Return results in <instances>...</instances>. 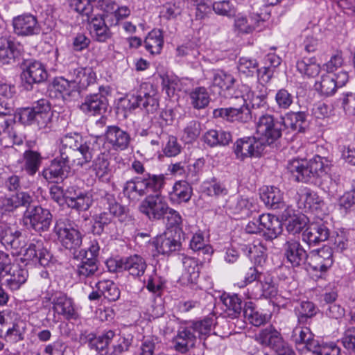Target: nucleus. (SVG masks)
I'll return each mask as SVG.
<instances>
[{
    "instance_id": "1",
    "label": "nucleus",
    "mask_w": 355,
    "mask_h": 355,
    "mask_svg": "<svg viewBox=\"0 0 355 355\" xmlns=\"http://www.w3.org/2000/svg\"><path fill=\"white\" fill-rule=\"evenodd\" d=\"M212 324V319L205 318L200 321L189 322L185 327H180L173 338L174 349L181 354L188 352L195 347L198 338L205 340L209 336Z\"/></svg>"
},
{
    "instance_id": "2",
    "label": "nucleus",
    "mask_w": 355,
    "mask_h": 355,
    "mask_svg": "<svg viewBox=\"0 0 355 355\" xmlns=\"http://www.w3.org/2000/svg\"><path fill=\"white\" fill-rule=\"evenodd\" d=\"M59 153L61 157L83 166L89 163L93 157L91 143L85 141L78 134H67L60 138Z\"/></svg>"
},
{
    "instance_id": "3",
    "label": "nucleus",
    "mask_w": 355,
    "mask_h": 355,
    "mask_svg": "<svg viewBox=\"0 0 355 355\" xmlns=\"http://www.w3.org/2000/svg\"><path fill=\"white\" fill-rule=\"evenodd\" d=\"M53 231L58 240L67 249H76L82 243L80 232L72 227L70 220L66 217H61L55 220Z\"/></svg>"
},
{
    "instance_id": "4",
    "label": "nucleus",
    "mask_w": 355,
    "mask_h": 355,
    "mask_svg": "<svg viewBox=\"0 0 355 355\" xmlns=\"http://www.w3.org/2000/svg\"><path fill=\"white\" fill-rule=\"evenodd\" d=\"M283 124L282 121L275 119L272 115H262L257 125V133L260 136L259 140L263 141V146L270 145L282 136Z\"/></svg>"
},
{
    "instance_id": "5",
    "label": "nucleus",
    "mask_w": 355,
    "mask_h": 355,
    "mask_svg": "<svg viewBox=\"0 0 355 355\" xmlns=\"http://www.w3.org/2000/svg\"><path fill=\"white\" fill-rule=\"evenodd\" d=\"M168 209L165 197L158 193L146 196L139 205L140 211L152 221L163 219Z\"/></svg>"
},
{
    "instance_id": "6",
    "label": "nucleus",
    "mask_w": 355,
    "mask_h": 355,
    "mask_svg": "<svg viewBox=\"0 0 355 355\" xmlns=\"http://www.w3.org/2000/svg\"><path fill=\"white\" fill-rule=\"evenodd\" d=\"M23 221L26 225H29L35 232L41 233L49 230L52 214L49 209L35 206L26 209L24 214Z\"/></svg>"
},
{
    "instance_id": "7",
    "label": "nucleus",
    "mask_w": 355,
    "mask_h": 355,
    "mask_svg": "<svg viewBox=\"0 0 355 355\" xmlns=\"http://www.w3.org/2000/svg\"><path fill=\"white\" fill-rule=\"evenodd\" d=\"M234 107L228 108H217L213 111V115L215 118H223L227 121H238L242 123H246L251 119V114L249 107L245 105V100L239 96L232 98Z\"/></svg>"
},
{
    "instance_id": "8",
    "label": "nucleus",
    "mask_w": 355,
    "mask_h": 355,
    "mask_svg": "<svg viewBox=\"0 0 355 355\" xmlns=\"http://www.w3.org/2000/svg\"><path fill=\"white\" fill-rule=\"evenodd\" d=\"M110 92L108 87H99V93L87 95L80 105V110L88 114L96 115L104 113L108 105L106 98Z\"/></svg>"
},
{
    "instance_id": "9",
    "label": "nucleus",
    "mask_w": 355,
    "mask_h": 355,
    "mask_svg": "<svg viewBox=\"0 0 355 355\" xmlns=\"http://www.w3.org/2000/svg\"><path fill=\"white\" fill-rule=\"evenodd\" d=\"M48 76L44 65L38 61H28L24 64L21 74V83L27 90L32 89L33 84L44 82Z\"/></svg>"
},
{
    "instance_id": "10",
    "label": "nucleus",
    "mask_w": 355,
    "mask_h": 355,
    "mask_svg": "<svg viewBox=\"0 0 355 355\" xmlns=\"http://www.w3.org/2000/svg\"><path fill=\"white\" fill-rule=\"evenodd\" d=\"M65 202L69 208L86 211L92 205V195L76 186H70L65 190Z\"/></svg>"
},
{
    "instance_id": "11",
    "label": "nucleus",
    "mask_w": 355,
    "mask_h": 355,
    "mask_svg": "<svg viewBox=\"0 0 355 355\" xmlns=\"http://www.w3.org/2000/svg\"><path fill=\"white\" fill-rule=\"evenodd\" d=\"M264 149L263 141L255 137L238 139L234 144V151L236 158L243 160L247 157H258Z\"/></svg>"
},
{
    "instance_id": "12",
    "label": "nucleus",
    "mask_w": 355,
    "mask_h": 355,
    "mask_svg": "<svg viewBox=\"0 0 355 355\" xmlns=\"http://www.w3.org/2000/svg\"><path fill=\"white\" fill-rule=\"evenodd\" d=\"M307 264L313 270L327 271L333 264V252L331 248L324 246L308 254Z\"/></svg>"
},
{
    "instance_id": "13",
    "label": "nucleus",
    "mask_w": 355,
    "mask_h": 355,
    "mask_svg": "<svg viewBox=\"0 0 355 355\" xmlns=\"http://www.w3.org/2000/svg\"><path fill=\"white\" fill-rule=\"evenodd\" d=\"M277 293V288L272 277L266 275L248 289V296L251 299L272 298Z\"/></svg>"
},
{
    "instance_id": "14",
    "label": "nucleus",
    "mask_w": 355,
    "mask_h": 355,
    "mask_svg": "<svg viewBox=\"0 0 355 355\" xmlns=\"http://www.w3.org/2000/svg\"><path fill=\"white\" fill-rule=\"evenodd\" d=\"M139 108L146 113H154L159 107L157 89L150 83H143L139 91Z\"/></svg>"
},
{
    "instance_id": "15",
    "label": "nucleus",
    "mask_w": 355,
    "mask_h": 355,
    "mask_svg": "<svg viewBox=\"0 0 355 355\" xmlns=\"http://www.w3.org/2000/svg\"><path fill=\"white\" fill-rule=\"evenodd\" d=\"M15 33L18 35L31 36L37 35L40 27L36 17L31 14L19 15L13 19Z\"/></svg>"
},
{
    "instance_id": "16",
    "label": "nucleus",
    "mask_w": 355,
    "mask_h": 355,
    "mask_svg": "<svg viewBox=\"0 0 355 355\" xmlns=\"http://www.w3.org/2000/svg\"><path fill=\"white\" fill-rule=\"evenodd\" d=\"M69 162V160L64 159L60 155V157H55L51 161L49 166L42 171L43 177L52 182L63 180L70 172Z\"/></svg>"
},
{
    "instance_id": "17",
    "label": "nucleus",
    "mask_w": 355,
    "mask_h": 355,
    "mask_svg": "<svg viewBox=\"0 0 355 355\" xmlns=\"http://www.w3.org/2000/svg\"><path fill=\"white\" fill-rule=\"evenodd\" d=\"M52 309L54 314L66 320L75 318L76 312L71 298L62 293H57L52 297Z\"/></svg>"
},
{
    "instance_id": "18",
    "label": "nucleus",
    "mask_w": 355,
    "mask_h": 355,
    "mask_svg": "<svg viewBox=\"0 0 355 355\" xmlns=\"http://www.w3.org/2000/svg\"><path fill=\"white\" fill-rule=\"evenodd\" d=\"M287 169L297 182H315V178L306 160L293 159L288 162Z\"/></svg>"
},
{
    "instance_id": "19",
    "label": "nucleus",
    "mask_w": 355,
    "mask_h": 355,
    "mask_svg": "<svg viewBox=\"0 0 355 355\" xmlns=\"http://www.w3.org/2000/svg\"><path fill=\"white\" fill-rule=\"evenodd\" d=\"M24 256L26 259L38 263L42 266H48L52 258L42 240L33 241L26 249Z\"/></svg>"
},
{
    "instance_id": "20",
    "label": "nucleus",
    "mask_w": 355,
    "mask_h": 355,
    "mask_svg": "<svg viewBox=\"0 0 355 355\" xmlns=\"http://www.w3.org/2000/svg\"><path fill=\"white\" fill-rule=\"evenodd\" d=\"M284 250L287 261L293 267H299L307 263L308 254L298 241L295 240L286 241L284 245Z\"/></svg>"
},
{
    "instance_id": "21",
    "label": "nucleus",
    "mask_w": 355,
    "mask_h": 355,
    "mask_svg": "<svg viewBox=\"0 0 355 355\" xmlns=\"http://www.w3.org/2000/svg\"><path fill=\"white\" fill-rule=\"evenodd\" d=\"M105 141L114 150H123L130 144V136L118 126H108L105 132Z\"/></svg>"
},
{
    "instance_id": "22",
    "label": "nucleus",
    "mask_w": 355,
    "mask_h": 355,
    "mask_svg": "<svg viewBox=\"0 0 355 355\" xmlns=\"http://www.w3.org/2000/svg\"><path fill=\"white\" fill-rule=\"evenodd\" d=\"M157 251L162 254H168L180 248L181 243L172 230H167L157 236L153 241Z\"/></svg>"
},
{
    "instance_id": "23",
    "label": "nucleus",
    "mask_w": 355,
    "mask_h": 355,
    "mask_svg": "<svg viewBox=\"0 0 355 355\" xmlns=\"http://www.w3.org/2000/svg\"><path fill=\"white\" fill-rule=\"evenodd\" d=\"M67 76L76 90L87 88L96 79V73L91 68L77 67L70 70Z\"/></svg>"
},
{
    "instance_id": "24",
    "label": "nucleus",
    "mask_w": 355,
    "mask_h": 355,
    "mask_svg": "<svg viewBox=\"0 0 355 355\" xmlns=\"http://www.w3.org/2000/svg\"><path fill=\"white\" fill-rule=\"evenodd\" d=\"M182 262L184 270L179 279L180 284L187 286L196 284L200 275L198 260L193 257L183 256Z\"/></svg>"
},
{
    "instance_id": "25",
    "label": "nucleus",
    "mask_w": 355,
    "mask_h": 355,
    "mask_svg": "<svg viewBox=\"0 0 355 355\" xmlns=\"http://www.w3.org/2000/svg\"><path fill=\"white\" fill-rule=\"evenodd\" d=\"M21 46L7 37H0V64H8L15 62L21 54Z\"/></svg>"
},
{
    "instance_id": "26",
    "label": "nucleus",
    "mask_w": 355,
    "mask_h": 355,
    "mask_svg": "<svg viewBox=\"0 0 355 355\" xmlns=\"http://www.w3.org/2000/svg\"><path fill=\"white\" fill-rule=\"evenodd\" d=\"M252 202L241 196H232L226 202V210L232 215L240 218L248 217L252 212Z\"/></svg>"
},
{
    "instance_id": "27",
    "label": "nucleus",
    "mask_w": 355,
    "mask_h": 355,
    "mask_svg": "<svg viewBox=\"0 0 355 355\" xmlns=\"http://www.w3.org/2000/svg\"><path fill=\"white\" fill-rule=\"evenodd\" d=\"M261 232L266 240L271 241L278 236L282 231V224L277 217L270 214H263L259 217Z\"/></svg>"
},
{
    "instance_id": "28",
    "label": "nucleus",
    "mask_w": 355,
    "mask_h": 355,
    "mask_svg": "<svg viewBox=\"0 0 355 355\" xmlns=\"http://www.w3.org/2000/svg\"><path fill=\"white\" fill-rule=\"evenodd\" d=\"M329 235L328 228L323 224H309L302 233V240L309 245L326 241Z\"/></svg>"
},
{
    "instance_id": "29",
    "label": "nucleus",
    "mask_w": 355,
    "mask_h": 355,
    "mask_svg": "<svg viewBox=\"0 0 355 355\" xmlns=\"http://www.w3.org/2000/svg\"><path fill=\"white\" fill-rule=\"evenodd\" d=\"M76 89L68 78L63 77L55 78L49 86V96L52 98H62L64 101L72 95Z\"/></svg>"
},
{
    "instance_id": "30",
    "label": "nucleus",
    "mask_w": 355,
    "mask_h": 355,
    "mask_svg": "<svg viewBox=\"0 0 355 355\" xmlns=\"http://www.w3.org/2000/svg\"><path fill=\"white\" fill-rule=\"evenodd\" d=\"M7 286L12 291L18 290L28 278V271L19 264H12L6 274Z\"/></svg>"
},
{
    "instance_id": "31",
    "label": "nucleus",
    "mask_w": 355,
    "mask_h": 355,
    "mask_svg": "<svg viewBox=\"0 0 355 355\" xmlns=\"http://www.w3.org/2000/svg\"><path fill=\"white\" fill-rule=\"evenodd\" d=\"M256 340L262 345L275 349L284 341L280 332L272 325L268 326L259 331Z\"/></svg>"
},
{
    "instance_id": "32",
    "label": "nucleus",
    "mask_w": 355,
    "mask_h": 355,
    "mask_svg": "<svg viewBox=\"0 0 355 355\" xmlns=\"http://www.w3.org/2000/svg\"><path fill=\"white\" fill-rule=\"evenodd\" d=\"M202 139L210 147L225 146L232 141V135L221 129H211L205 133Z\"/></svg>"
},
{
    "instance_id": "33",
    "label": "nucleus",
    "mask_w": 355,
    "mask_h": 355,
    "mask_svg": "<svg viewBox=\"0 0 355 355\" xmlns=\"http://www.w3.org/2000/svg\"><path fill=\"white\" fill-rule=\"evenodd\" d=\"M92 170L101 181L109 182L111 176L109 155L106 153H101L98 155L93 161Z\"/></svg>"
},
{
    "instance_id": "34",
    "label": "nucleus",
    "mask_w": 355,
    "mask_h": 355,
    "mask_svg": "<svg viewBox=\"0 0 355 355\" xmlns=\"http://www.w3.org/2000/svg\"><path fill=\"white\" fill-rule=\"evenodd\" d=\"M42 160L43 157L40 153L33 150H26L23 154L22 169L27 175L34 176L39 171Z\"/></svg>"
},
{
    "instance_id": "35",
    "label": "nucleus",
    "mask_w": 355,
    "mask_h": 355,
    "mask_svg": "<svg viewBox=\"0 0 355 355\" xmlns=\"http://www.w3.org/2000/svg\"><path fill=\"white\" fill-rule=\"evenodd\" d=\"M192 196V188L186 181H178L173 187V190L169 193L170 200L176 204L187 202L190 200Z\"/></svg>"
},
{
    "instance_id": "36",
    "label": "nucleus",
    "mask_w": 355,
    "mask_h": 355,
    "mask_svg": "<svg viewBox=\"0 0 355 355\" xmlns=\"http://www.w3.org/2000/svg\"><path fill=\"white\" fill-rule=\"evenodd\" d=\"M10 316L14 321L12 327L6 330V336L7 339L12 343L22 340L26 330V322L21 319L19 315L14 311H10Z\"/></svg>"
},
{
    "instance_id": "37",
    "label": "nucleus",
    "mask_w": 355,
    "mask_h": 355,
    "mask_svg": "<svg viewBox=\"0 0 355 355\" xmlns=\"http://www.w3.org/2000/svg\"><path fill=\"white\" fill-rule=\"evenodd\" d=\"M296 67L303 77L309 78L316 77L321 71V67L315 57L302 58L297 62Z\"/></svg>"
},
{
    "instance_id": "38",
    "label": "nucleus",
    "mask_w": 355,
    "mask_h": 355,
    "mask_svg": "<svg viewBox=\"0 0 355 355\" xmlns=\"http://www.w3.org/2000/svg\"><path fill=\"white\" fill-rule=\"evenodd\" d=\"M21 232L10 227L4 226L1 227L0 241L6 248L17 250L21 248Z\"/></svg>"
},
{
    "instance_id": "39",
    "label": "nucleus",
    "mask_w": 355,
    "mask_h": 355,
    "mask_svg": "<svg viewBox=\"0 0 355 355\" xmlns=\"http://www.w3.org/2000/svg\"><path fill=\"white\" fill-rule=\"evenodd\" d=\"M291 338L297 347L303 345L302 347H306L309 351L312 350L315 344L313 334L307 327H296L293 331Z\"/></svg>"
},
{
    "instance_id": "40",
    "label": "nucleus",
    "mask_w": 355,
    "mask_h": 355,
    "mask_svg": "<svg viewBox=\"0 0 355 355\" xmlns=\"http://www.w3.org/2000/svg\"><path fill=\"white\" fill-rule=\"evenodd\" d=\"M145 260L139 255H133L126 258L121 262V267L133 277H140L146 269Z\"/></svg>"
},
{
    "instance_id": "41",
    "label": "nucleus",
    "mask_w": 355,
    "mask_h": 355,
    "mask_svg": "<svg viewBox=\"0 0 355 355\" xmlns=\"http://www.w3.org/2000/svg\"><path fill=\"white\" fill-rule=\"evenodd\" d=\"M297 193L300 202L304 204L306 209H318L324 205L322 198L316 192L307 187L300 189Z\"/></svg>"
},
{
    "instance_id": "42",
    "label": "nucleus",
    "mask_w": 355,
    "mask_h": 355,
    "mask_svg": "<svg viewBox=\"0 0 355 355\" xmlns=\"http://www.w3.org/2000/svg\"><path fill=\"white\" fill-rule=\"evenodd\" d=\"M260 93L255 94L254 92L252 91L247 85H243L241 87V92L243 94L239 98H242L245 100V105H251L252 107H259L265 103L266 98V89L263 85H260Z\"/></svg>"
},
{
    "instance_id": "43",
    "label": "nucleus",
    "mask_w": 355,
    "mask_h": 355,
    "mask_svg": "<svg viewBox=\"0 0 355 355\" xmlns=\"http://www.w3.org/2000/svg\"><path fill=\"white\" fill-rule=\"evenodd\" d=\"M260 198L266 206L272 209H276L284 207L282 193L277 187L266 188L261 193Z\"/></svg>"
},
{
    "instance_id": "44",
    "label": "nucleus",
    "mask_w": 355,
    "mask_h": 355,
    "mask_svg": "<svg viewBox=\"0 0 355 355\" xmlns=\"http://www.w3.org/2000/svg\"><path fill=\"white\" fill-rule=\"evenodd\" d=\"M123 194L132 201H137L145 195L140 177L127 181L123 187Z\"/></svg>"
},
{
    "instance_id": "45",
    "label": "nucleus",
    "mask_w": 355,
    "mask_h": 355,
    "mask_svg": "<svg viewBox=\"0 0 355 355\" xmlns=\"http://www.w3.org/2000/svg\"><path fill=\"white\" fill-rule=\"evenodd\" d=\"M163 44V34L159 29L151 31L144 40L145 48L151 54H159L162 51Z\"/></svg>"
},
{
    "instance_id": "46",
    "label": "nucleus",
    "mask_w": 355,
    "mask_h": 355,
    "mask_svg": "<svg viewBox=\"0 0 355 355\" xmlns=\"http://www.w3.org/2000/svg\"><path fill=\"white\" fill-rule=\"evenodd\" d=\"M243 250L251 260H254L255 263L261 265L266 261L267 248L261 242L245 245Z\"/></svg>"
},
{
    "instance_id": "47",
    "label": "nucleus",
    "mask_w": 355,
    "mask_h": 355,
    "mask_svg": "<svg viewBox=\"0 0 355 355\" xmlns=\"http://www.w3.org/2000/svg\"><path fill=\"white\" fill-rule=\"evenodd\" d=\"M141 179L145 194L150 191H159L165 184V177L163 174L146 173Z\"/></svg>"
},
{
    "instance_id": "48",
    "label": "nucleus",
    "mask_w": 355,
    "mask_h": 355,
    "mask_svg": "<svg viewBox=\"0 0 355 355\" xmlns=\"http://www.w3.org/2000/svg\"><path fill=\"white\" fill-rule=\"evenodd\" d=\"M314 87L318 92L324 96L334 95L338 88L336 82L334 81V76L329 73L323 75L320 80L315 83Z\"/></svg>"
},
{
    "instance_id": "49",
    "label": "nucleus",
    "mask_w": 355,
    "mask_h": 355,
    "mask_svg": "<svg viewBox=\"0 0 355 355\" xmlns=\"http://www.w3.org/2000/svg\"><path fill=\"white\" fill-rule=\"evenodd\" d=\"M306 115L304 112H289L282 118V123L287 128L292 130L301 132L303 130V125L306 122Z\"/></svg>"
},
{
    "instance_id": "50",
    "label": "nucleus",
    "mask_w": 355,
    "mask_h": 355,
    "mask_svg": "<svg viewBox=\"0 0 355 355\" xmlns=\"http://www.w3.org/2000/svg\"><path fill=\"white\" fill-rule=\"evenodd\" d=\"M243 315L246 320L255 327H259L265 324L268 320L267 315L257 311L252 302L245 304Z\"/></svg>"
},
{
    "instance_id": "51",
    "label": "nucleus",
    "mask_w": 355,
    "mask_h": 355,
    "mask_svg": "<svg viewBox=\"0 0 355 355\" xmlns=\"http://www.w3.org/2000/svg\"><path fill=\"white\" fill-rule=\"evenodd\" d=\"M98 288L102 293L103 296L108 301L114 302L120 297V291L117 286L111 280L104 279L99 281L96 284Z\"/></svg>"
},
{
    "instance_id": "52",
    "label": "nucleus",
    "mask_w": 355,
    "mask_h": 355,
    "mask_svg": "<svg viewBox=\"0 0 355 355\" xmlns=\"http://www.w3.org/2000/svg\"><path fill=\"white\" fill-rule=\"evenodd\" d=\"M191 104L197 110L203 109L207 107L209 103V95L203 87H198L193 89L189 94Z\"/></svg>"
},
{
    "instance_id": "53",
    "label": "nucleus",
    "mask_w": 355,
    "mask_h": 355,
    "mask_svg": "<svg viewBox=\"0 0 355 355\" xmlns=\"http://www.w3.org/2000/svg\"><path fill=\"white\" fill-rule=\"evenodd\" d=\"M315 184H318L321 189L331 196H335L340 187L339 178H333L328 174V172L316 180Z\"/></svg>"
},
{
    "instance_id": "54",
    "label": "nucleus",
    "mask_w": 355,
    "mask_h": 355,
    "mask_svg": "<svg viewBox=\"0 0 355 355\" xmlns=\"http://www.w3.org/2000/svg\"><path fill=\"white\" fill-rule=\"evenodd\" d=\"M32 200V196L29 193L21 191L7 198L5 200V205L7 207V210L12 211L19 207L29 206Z\"/></svg>"
},
{
    "instance_id": "55",
    "label": "nucleus",
    "mask_w": 355,
    "mask_h": 355,
    "mask_svg": "<svg viewBox=\"0 0 355 355\" xmlns=\"http://www.w3.org/2000/svg\"><path fill=\"white\" fill-rule=\"evenodd\" d=\"M307 163L313 171L315 180L329 171L331 164L327 158L319 155L314 156Z\"/></svg>"
},
{
    "instance_id": "56",
    "label": "nucleus",
    "mask_w": 355,
    "mask_h": 355,
    "mask_svg": "<svg viewBox=\"0 0 355 355\" xmlns=\"http://www.w3.org/2000/svg\"><path fill=\"white\" fill-rule=\"evenodd\" d=\"M223 302L225 306V311L228 317L232 318L239 317L242 310V302L237 295L223 297Z\"/></svg>"
},
{
    "instance_id": "57",
    "label": "nucleus",
    "mask_w": 355,
    "mask_h": 355,
    "mask_svg": "<svg viewBox=\"0 0 355 355\" xmlns=\"http://www.w3.org/2000/svg\"><path fill=\"white\" fill-rule=\"evenodd\" d=\"M53 114H27L21 119L30 125H35L39 129L50 128Z\"/></svg>"
},
{
    "instance_id": "58",
    "label": "nucleus",
    "mask_w": 355,
    "mask_h": 355,
    "mask_svg": "<svg viewBox=\"0 0 355 355\" xmlns=\"http://www.w3.org/2000/svg\"><path fill=\"white\" fill-rule=\"evenodd\" d=\"M235 79L230 73L221 70L214 71L212 78V85L218 87L220 89L227 90L234 84Z\"/></svg>"
},
{
    "instance_id": "59",
    "label": "nucleus",
    "mask_w": 355,
    "mask_h": 355,
    "mask_svg": "<svg viewBox=\"0 0 355 355\" xmlns=\"http://www.w3.org/2000/svg\"><path fill=\"white\" fill-rule=\"evenodd\" d=\"M102 203L112 217H121L125 214V208L116 202L112 194L106 193L102 198Z\"/></svg>"
},
{
    "instance_id": "60",
    "label": "nucleus",
    "mask_w": 355,
    "mask_h": 355,
    "mask_svg": "<svg viewBox=\"0 0 355 355\" xmlns=\"http://www.w3.org/2000/svg\"><path fill=\"white\" fill-rule=\"evenodd\" d=\"M298 321L301 323L306 322L307 319L312 318L317 313V309L311 302L306 301L301 302L300 305L295 309Z\"/></svg>"
},
{
    "instance_id": "61",
    "label": "nucleus",
    "mask_w": 355,
    "mask_h": 355,
    "mask_svg": "<svg viewBox=\"0 0 355 355\" xmlns=\"http://www.w3.org/2000/svg\"><path fill=\"white\" fill-rule=\"evenodd\" d=\"M190 248L199 254L210 256L213 249L209 245L205 244L204 236L200 233L194 234L190 241Z\"/></svg>"
},
{
    "instance_id": "62",
    "label": "nucleus",
    "mask_w": 355,
    "mask_h": 355,
    "mask_svg": "<svg viewBox=\"0 0 355 355\" xmlns=\"http://www.w3.org/2000/svg\"><path fill=\"white\" fill-rule=\"evenodd\" d=\"M237 68L243 76H252L258 68V62L255 59L242 57L239 60Z\"/></svg>"
},
{
    "instance_id": "63",
    "label": "nucleus",
    "mask_w": 355,
    "mask_h": 355,
    "mask_svg": "<svg viewBox=\"0 0 355 355\" xmlns=\"http://www.w3.org/2000/svg\"><path fill=\"white\" fill-rule=\"evenodd\" d=\"M338 205L341 214H346L355 207V190L345 193L338 199Z\"/></svg>"
},
{
    "instance_id": "64",
    "label": "nucleus",
    "mask_w": 355,
    "mask_h": 355,
    "mask_svg": "<svg viewBox=\"0 0 355 355\" xmlns=\"http://www.w3.org/2000/svg\"><path fill=\"white\" fill-rule=\"evenodd\" d=\"M112 218L113 217L111 216V214L106 211L94 216L92 226L93 232L96 234H101L103 232L105 227L112 223Z\"/></svg>"
}]
</instances>
